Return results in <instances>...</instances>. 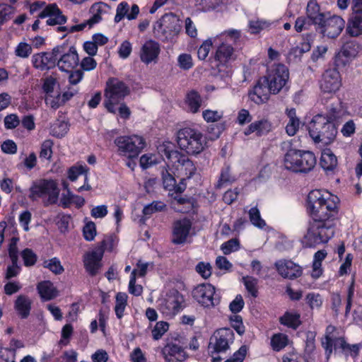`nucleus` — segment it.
Here are the masks:
<instances>
[{
	"label": "nucleus",
	"instance_id": "61",
	"mask_svg": "<svg viewBox=\"0 0 362 362\" xmlns=\"http://www.w3.org/2000/svg\"><path fill=\"white\" fill-rule=\"evenodd\" d=\"M247 350V346H241L239 349L236 351L230 358L226 359L225 362H243L246 357Z\"/></svg>",
	"mask_w": 362,
	"mask_h": 362
},
{
	"label": "nucleus",
	"instance_id": "2",
	"mask_svg": "<svg viewBox=\"0 0 362 362\" xmlns=\"http://www.w3.org/2000/svg\"><path fill=\"white\" fill-rule=\"evenodd\" d=\"M158 149L161 156L175 168L179 175L182 176V178L187 180L195 174L197 168L194 163L187 155L176 150L173 144H163Z\"/></svg>",
	"mask_w": 362,
	"mask_h": 362
},
{
	"label": "nucleus",
	"instance_id": "46",
	"mask_svg": "<svg viewBox=\"0 0 362 362\" xmlns=\"http://www.w3.org/2000/svg\"><path fill=\"white\" fill-rule=\"evenodd\" d=\"M14 4L0 3V25L10 20L15 11Z\"/></svg>",
	"mask_w": 362,
	"mask_h": 362
},
{
	"label": "nucleus",
	"instance_id": "27",
	"mask_svg": "<svg viewBox=\"0 0 362 362\" xmlns=\"http://www.w3.org/2000/svg\"><path fill=\"white\" fill-rule=\"evenodd\" d=\"M103 252L102 251H92L87 253L83 259L84 268L90 276H95L102 267L101 260Z\"/></svg>",
	"mask_w": 362,
	"mask_h": 362
},
{
	"label": "nucleus",
	"instance_id": "6",
	"mask_svg": "<svg viewBox=\"0 0 362 362\" xmlns=\"http://www.w3.org/2000/svg\"><path fill=\"white\" fill-rule=\"evenodd\" d=\"M130 93V88L124 81L115 77L109 78L104 91V106L107 112L115 114V106L122 102Z\"/></svg>",
	"mask_w": 362,
	"mask_h": 362
},
{
	"label": "nucleus",
	"instance_id": "52",
	"mask_svg": "<svg viewBox=\"0 0 362 362\" xmlns=\"http://www.w3.org/2000/svg\"><path fill=\"white\" fill-rule=\"evenodd\" d=\"M21 257L25 267H32L35 265L37 259V255L30 248L23 250L21 252Z\"/></svg>",
	"mask_w": 362,
	"mask_h": 362
},
{
	"label": "nucleus",
	"instance_id": "41",
	"mask_svg": "<svg viewBox=\"0 0 362 362\" xmlns=\"http://www.w3.org/2000/svg\"><path fill=\"white\" fill-rule=\"evenodd\" d=\"M251 223L258 228H264L266 226L265 221L262 218L260 211L257 206L252 207L248 211Z\"/></svg>",
	"mask_w": 362,
	"mask_h": 362
},
{
	"label": "nucleus",
	"instance_id": "54",
	"mask_svg": "<svg viewBox=\"0 0 362 362\" xmlns=\"http://www.w3.org/2000/svg\"><path fill=\"white\" fill-rule=\"evenodd\" d=\"M214 43H215L214 41L213 42L211 38H209L204 40L199 46L197 50V57L200 60L206 59Z\"/></svg>",
	"mask_w": 362,
	"mask_h": 362
},
{
	"label": "nucleus",
	"instance_id": "37",
	"mask_svg": "<svg viewBox=\"0 0 362 362\" xmlns=\"http://www.w3.org/2000/svg\"><path fill=\"white\" fill-rule=\"evenodd\" d=\"M128 296L126 293L119 292L115 296V312L118 319H122L124 315V310L127 305Z\"/></svg>",
	"mask_w": 362,
	"mask_h": 362
},
{
	"label": "nucleus",
	"instance_id": "16",
	"mask_svg": "<svg viewBox=\"0 0 362 362\" xmlns=\"http://www.w3.org/2000/svg\"><path fill=\"white\" fill-rule=\"evenodd\" d=\"M234 341V333L230 328L223 327L216 330L210 338L209 349L212 353L226 352Z\"/></svg>",
	"mask_w": 362,
	"mask_h": 362
},
{
	"label": "nucleus",
	"instance_id": "15",
	"mask_svg": "<svg viewBox=\"0 0 362 362\" xmlns=\"http://www.w3.org/2000/svg\"><path fill=\"white\" fill-rule=\"evenodd\" d=\"M184 303L183 295L176 289H171L160 304V310L167 316H175L183 309Z\"/></svg>",
	"mask_w": 362,
	"mask_h": 362
},
{
	"label": "nucleus",
	"instance_id": "18",
	"mask_svg": "<svg viewBox=\"0 0 362 362\" xmlns=\"http://www.w3.org/2000/svg\"><path fill=\"white\" fill-rule=\"evenodd\" d=\"M323 93L334 94L342 85L341 76L337 67L326 69L319 81Z\"/></svg>",
	"mask_w": 362,
	"mask_h": 362
},
{
	"label": "nucleus",
	"instance_id": "17",
	"mask_svg": "<svg viewBox=\"0 0 362 362\" xmlns=\"http://www.w3.org/2000/svg\"><path fill=\"white\" fill-rule=\"evenodd\" d=\"M63 51L59 53L57 66L62 71L69 72L76 68L79 62L78 54L74 46L69 47L66 44L58 45Z\"/></svg>",
	"mask_w": 362,
	"mask_h": 362
},
{
	"label": "nucleus",
	"instance_id": "56",
	"mask_svg": "<svg viewBox=\"0 0 362 362\" xmlns=\"http://www.w3.org/2000/svg\"><path fill=\"white\" fill-rule=\"evenodd\" d=\"M74 327L71 324H66L62 329L61 339L59 344L61 346H67L70 342V338L73 334Z\"/></svg>",
	"mask_w": 362,
	"mask_h": 362
},
{
	"label": "nucleus",
	"instance_id": "47",
	"mask_svg": "<svg viewBox=\"0 0 362 362\" xmlns=\"http://www.w3.org/2000/svg\"><path fill=\"white\" fill-rule=\"evenodd\" d=\"M305 301L311 310L321 308L323 303L321 295L314 292L308 293L306 295Z\"/></svg>",
	"mask_w": 362,
	"mask_h": 362
},
{
	"label": "nucleus",
	"instance_id": "11",
	"mask_svg": "<svg viewBox=\"0 0 362 362\" xmlns=\"http://www.w3.org/2000/svg\"><path fill=\"white\" fill-rule=\"evenodd\" d=\"M180 19L173 13H165L153 25L155 36L162 40H171L181 30Z\"/></svg>",
	"mask_w": 362,
	"mask_h": 362
},
{
	"label": "nucleus",
	"instance_id": "57",
	"mask_svg": "<svg viewBox=\"0 0 362 362\" xmlns=\"http://www.w3.org/2000/svg\"><path fill=\"white\" fill-rule=\"evenodd\" d=\"M196 272L204 279L209 278L212 274V267L209 262H199L195 267Z\"/></svg>",
	"mask_w": 362,
	"mask_h": 362
},
{
	"label": "nucleus",
	"instance_id": "9",
	"mask_svg": "<svg viewBox=\"0 0 362 362\" xmlns=\"http://www.w3.org/2000/svg\"><path fill=\"white\" fill-rule=\"evenodd\" d=\"M115 144L117 147L118 155L127 157L129 160L137 158L146 146L144 139L136 134L117 136Z\"/></svg>",
	"mask_w": 362,
	"mask_h": 362
},
{
	"label": "nucleus",
	"instance_id": "49",
	"mask_svg": "<svg viewBox=\"0 0 362 362\" xmlns=\"http://www.w3.org/2000/svg\"><path fill=\"white\" fill-rule=\"evenodd\" d=\"M43 267L47 268L49 271L55 274H61L64 269L61 264V262L57 257H53L48 261H45Z\"/></svg>",
	"mask_w": 362,
	"mask_h": 362
},
{
	"label": "nucleus",
	"instance_id": "33",
	"mask_svg": "<svg viewBox=\"0 0 362 362\" xmlns=\"http://www.w3.org/2000/svg\"><path fill=\"white\" fill-rule=\"evenodd\" d=\"M37 290L44 301L52 300L58 296L57 289L50 281H42L38 283Z\"/></svg>",
	"mask_w": 362,
	"mask_h": 362
},
{
	"label": "nucleus",
	"instance_id": "64",
	"mask_svg": "<svg viewBox=\"0 0 362 362\" xmlns=\"http://www.w3.org/2000/svg\"><path fill=\"white\" fill-rule=\"evenodd\" d=\"M32 52L31 46L26 42H20L15 50L16 55L21 58H27Z\"/></svg>",
	"mask_w": 362,
	"mask_h": 362
},
{
	"label": "nucleus",
	"instance_id": "13",
	"mask_svg": "<svg viewBox=\"0 0 362 362\" xmlns=\"http://www.w3.org/2000/svg\"><path fill=\"white\" fill-rule=\"evenodd\" d=\"M193 298L204 308H214L221 301V297L216 292V288L211 284L197 285L192 292Z\"/></svg>",
	"mask_w": 362,
	"mask_h": 362
},
{
	"label": "nucleus",
	"instance_id": "60",
	"mask_svg": "<svg viewBox=\"0 0 362 362\" xmlns=\"http://www.w3.org/2000/svg\"><path fill=\"white\" fill-rule=\"evenodd\" d=\"M178 65L183 70H189L192 68L194 64L192 56L189 54H181L177 58Z\"/></svg>",
	"mask_w": 362,
	"mask_h": 362
},
{
	"label": "nucleus",
	"instance_id": "45",
	"mask_svg": "<svg viewBox=\"0 0 362 362\" xmlns=\"http://www.w3.org/2000/svg\"><path fill=\"white\" fill-rule=\"evenodd\" d=\"M243 281L247 291L250 294V296L255 298H257L259 293L257 279L252 276H246L243 278Z\"/></svg>",
	"mask_w": 362,
	"mask_h": 362
},
{
	"label": "nucleus",
	"instance_id": "25",
	"mask_svg": "<svg viewBox=\"0 0 362 362\" xmlns=\"http://www.w3.org/2000/svg\"><path fill=\"white\" fill-rule=\"evenodd\" d=\"M162 182L165 189L175 194L182 193L187 187L186 178H181L179 183L177 184L176 180L173 174L169 172V169L164 167L161 170Z\"/></svg>",
	"mask_w": 362,
	"mask_h": 362
},
{
	"label": "nucleus",
	"instance_id": "58",
	"mask_svg": "<svg viewBox=\"0 0 362 362\" xmlns=\"http://www.w3.org/2000/svg\"><path fill=\"white\" fill-rule=\"evenodd\" d=\"M226 37H230V39L236 41L240 37V32L238 30L230 29L228 30H225L220 35L216 36L214 38V42L216 44V42L218 41H225L227 40Z\"/></svg>",
	"mask_w": 362,
	"mask_h": 362
},
{
	"label": "nucleus",
	"instance_id": "22",
	"mask_svg": "<svg viewBox=\"0 0 362 362\" xmlns=\"http://www.w3.org/2000/svg\"><path fill=\"white\" fill-rule=\"evenodd\" d=\"M38 18H45L47 25H56L66 23L67 18L64 16L56 4H49L39 13Z\"/></svg>",
	"mask_w": 362,
	"mask_h": 362
},
{
	"label": "nucleus",
	"instance_id": "26",
	"mask_svg": "<svg viewBox=\"0 0 362 362\" xmlns=\"http://www.w3.org/2000/svg\"><path fill=\"white\" fill-rule=\"evenodd\" d=\"M160 52V47L159 43L155 40H149L142 45L139 57L141 61L146 64H149L152 62L156 63Z\"/></svg>",
	"mask_w": 362,
	"mask_h": 362
},
{
	"label": "nucleus",
	"instance_id": "12",
	"mask_svg": "<svg viewBox=\"0 0 362 362\" xmlns=\"http://www.w3.org/2000/svg\"><path fill=\"white\" fill-rule=\"evenodd\" d=\"M262 77L263 81L270 86L273 94L276 95L283 89L288 81L289 70L283 64H274L267 68L265 76Z\"/></svg>",
	"mask_w": 362,
	"mask_h": 362
},
{
	"label": "nucleus",
	"instance_id": "5",
	"mask_svg": "<svg viewBox=\"0 0 362 362\" xmlns=\"http://www.w3.org/2000/svg\"><path fill=\"white\" fill-rule=\"evenodd\" d=\"M219 42L214 56L211 59V73L213 76L224 79L229 76L228 64L235 59V49L227 40Z\"/></svg>",
	"mask_w": 362,
	"mask_h": 362
},
{
	"label": "nucleus",
	"instance_id": "62",
	"mask_svg": "<svg viewBox=\"0 0 362 362\" xmlns=\"http://www.w3.org/2000/svg\"><path fill=\"white\" fill-rule=\"evenodd\" d=\"M84 239L87 241H91L96 235V226L93 221L86 223L83 228Z\"/></svg>",
	"mask_w": 362,
	"mask_h": 362
},
{
	"label": "nucleus",
	"instance_id": "55",
	"mask_svg": "<svg viewBox=\"0 0 362 362\" xmlns=\"http://www.w3.org/2000/svg\"><path fill=\"white\" fill-rule=\"evenodd\" d=\"M314 25L313 20L308 16H300L296 20L294 28L297 33L309 29L310 26Z\"/></svg>",
	"mask_w": 362,
	"mask_h": 362
},
{
	"label": "nucleus",
	"instance_id": "63",
	"mask_svg": "<svg viewBox=\"0 0 362 362\" xmlns=\"http://www.w3.org/2000/svg\"><path fill=\"white\" fill-rule=\"evenodd\" d=\"M310 46L309 43H303L301 47L296 46L292 47L289 51L290 57H293L294 59H300L302 55L310 50Z\"/></svg>",
	"mask_w": 362,
	"mask_h": 362
},
{
	"label": "nucleus",
	"instance_id": "24",
	"mask_svg": "<svg viewBox=\"0 0 362 362\" xmlns=\"http://www.w3.org/2000/svg\"><path fill=\"white\" fill-rule=\"evenodd\" d=\"M191 228L192 222L187 218L175 221L173 226L172 242L176 245L185 243Z\"/></svg>",
	"mask_w": 362,
	"mask_h": 362
},
{
	"label": "nucleus",
	"instance_id": "59",
	"mask_svg": "<svg viewBox=\"0 0 362 362\" xmlns=\"http://www.w3.org/2000/svg\"><path fill=\"white\" fill-rule=\"evenodd\" d=\"M88 170L86 166L83 165H73L70 167L67 170L68 178L71 182H74L77 180L78 177Z\"/></svg>",
	"mask_w": 362,
	"mask_h": 362
},
{
	"label": "nucleus",
	"instance_id": "21",
	"mask_svg": "<svg viewBox=\"0 0 362 362\" xmlns=\"http://www.w3.org/2000/svg\"><path fill=\"white\" fill-rule=\"evenodd\" d=\"M277 272L284 279L294 280L303 274L302 267L292 260L282 259L275 263Z\"/></svg>",
	"mask_w": 362,
	"mask_h": 362
},
{
	"label": "nucleus",
	"instance_id": "28",
	"mask_svg": "<svg viewBox=\"0 0 362 362\" xmlns=\"http://www.w3.org/2000/svg\"><path fill=\"white\" fill-rule=\"evenodd\" d=\"M348 18L346 32L351 37H356L362 35V11L351 9Z\"/></svg>",
	"mask_w": 362,
	"mask_h": 362
},
{
	"label": "nucleus",
	"instance_id": "20",
	"mask_svg": "<svg viewBox=\"0 0 362 362\" xmlns=\"http://www.w3.org/2000/svg\"><path fill=\"white\" fill-rule=\"evenodd\" d=\"M271 94H273V92L270 89V86L263 81L262 77H259L255 85L248 90L249 99L257 105L266 103Z\"/></svg>",
	"mask_w": 362,
	"mask_h": 362
},
{
	"label": "nucleus",
	"instance_id": "39",
	"mask_svg": "<svg viewBox=\"0 0 362 362\" xmlns=\"http://www.w3.org/2000/svg\"><path fill=\"white\" fill-rule=\"evenodd\" d=\"M186 103L192 112H197L202 105L199 93L194 90L189 91L186 95Z\"/></svg>",
	"mask_w": 362,
	"mask_h": 362
},
{
	"label": "nucleus",
	"instance_id": "23",
	"mask_svg": "<svg viewBox=\"0 0 362 362\" xmlns=\"http://www.w3.org/2000/svg\"><path fill=\"white\" fill-rule=\"evenodd\" d=\"M360 49V45L354 41L346 42L342 46L341 52L335 56L334 65L337 67L344 66L351 58L358 54Z\"/></svg>",
	"mask_w": 362,
	"mask_h": 362
},
{
	"label": "nucleus",
	"instance_id": "53",
	"mask_svg": "<svg viewBox=\"0 0 362 362\" xmlns=\"http://www.w3.org/2000/svg\"><path fill=\"white\" fill-rule=\"evenodd\" d=\"M240 249V242L237 238H232L221 246V250L224 255H230L233 252L238 251Z\"/></svg>",
	"mask_w": 362,
	"mask_h": 362
},
{
	"label": "nucleus",
	"instance_id": "34",
	"mask_svg": "<svg viewBox=\"0 0 362 362\" xmlns=\"http://www.w3.org/2000/svg\"><path fill=\"white\" fill-rule=\"evenodd\" d=\"M279 322L281 325L293 330H296L302 324L300 314L298 312L286 311L284 315L279 318Z\"/></svg>",
	"mask_w": 362,
	"mask_h": 362
},
{
	"label": "nucleus",
	"instance_id": "50",
	"mask_svg": "<svg viewBox=\"0 0 362 362\" xmlns=\"http://www.w3.org/2000/svg\"><path fill=\"white\" fill-rule=\"evenodd\" d=\"M169 323L165 321L157 322L151 331L152 337L154 340L160 339L163 334L168 330Z\"/></svg>",
	"mask_w": 362,
	"mask_h": 362
},
{
	"label": "nucleus",
	"instance_id": "42",
	"mask_svg": "<svg viewBox=\"0 0 362 362\" xmlns=\"http://www.w3.org/2000/svg\"><path fill=\"white\" fill-rule=\"evenodd\" d=\"M54 142L51 139L45 140L40 146L39 157L41 160H47L50 161L53 154Z\"/></svg>",
	"mask_w": 362,
	"mask_h": 362
},
{
	"label": "nucleus",
	"instance_id": "38",
	"mask_svg": "<svg viewBox=\"0 0 362 362\" xmlns=\"http://www.w3.org/2000/svg\"><path fill=\"white\" fill-rule=\"evenodd\" d=\"M70 124L64 120L57 119L50 127L51 134L57 138L64 137L69 130Z\"/></svg>",
	"mask_w": 362,
	"mask_h": 362
},
{
	"label": "nucleus",
	"instance_id": "14",
	"mask_svg": "<svg viewBox=\"0 0 362 362\" xmlns=\"http://www.w3.org/2000/svg\"><path fill=\"white\" fill-rule=\"evenodd\" d=\"M315 26L316 30L323 36L334 39L340 35L344 28L345 21L340 16H330L326 14L322 18L321 23H317Z\"/></svg>",
	"mask_w": 362,
	"mask_h": 362
},
{
	"label": "nucleus",
	"instance_id": "8",
	"mask_svg": "<svg viewBox=\"0 0 362 362\" xmlns=\"http://www.w3.org/2000/svg\"><path fill=\"white\" fill-rule=\"evenodd\" d=\"M177 142L182 150L190 155L200 153L206 144L203 134L199 130L189 127H185L178 131Z\"/></svg>",
	"mask_w": 362,
	"mask_h": 362
},
{
	"label": "nucleus",
	"instance_id": "48",
	"mask_svg": "<svg viewBox=\"0 0 362 362\" xmlns=\"http://www.w3.org/2000/svg\"><path fill=\"white\" fill-rule=\"evenodd\" d=\"M136 272L137 269H133L130 274L129 282V292L134 296H139L143 293V287L141 285H136Z\"/></svg>",
	"mask_w": 362,
	"mask_h": 362
},
{
	"label": "nucleus",
	"instance_id": "4",
	"mask_svg": "<svg viewBox=\"0 0 362 362\" xmlns=\"http://www.w3.org/2000/svg\"><path fill=\"white\" fill-rule=\"evenodd\" d=\"M308 132L315 143L329 144L334 140L337 134V127L334 122L327 119L325 115L317 114L310 122Z\"/></svg>",
	"mask_w": 362,
	"mask_h": 362
},
{
	"label": "nucleus",
	"instance_id": "40",
	"mask_svg": "<svg viewBox=\"0 0 362 362\" xmlns=\"http://www.w3.org/2000/svg\"><path fill=\"white\" fill-rule=\"evenodd\" d=\"M288 344V337L283 333H276L271 338V346L274 351H279Z\"/></svg>",
	"mask_w": 362,
	"mask_h": 362
},
{
	"label": "nucleus",
	"instance_id": "43",
	"mask_svg": "<svg viewBox=\"0 0 362 362\" xmlns=\"http://www.w3.org/2000/svg\"><path fill=\"white\" fill-rule=\"evenodd\" d=\"M166 209V204L161 201H153L151 204L146 205L143 209V214L146 217H150L156 212L163 211Z\"/></svg>",
	"mask_w": 362,
	"mask_h": 362
},
{
	"label": "nucleus",
	"instance_id": "29",
	"mask_svg": "<svg viewBox=\"0 0 362 362\" xmlns=\"http://www.w3.org/2000/svg\"><path fill=\"white\" fill-rule=\"evenodd\" d=\"M162 354L166 362H182L186 358V353L182 346L168 344L162 349Z\"/></svg>",
	"mask_w": 362,
	"mask_h": 362
},
{
	"label": "nucleus",
	"instance_id": "1",
	"mask_svg": "<svg viewBox=\"0 0 362 362\" xmlns=\"http://www.w3.org/2000/svg\"><path fill=\"white\" fill-rule=\"evenodd\" d=\"M340 200L327 190H311L305 199V207L310 220L301 243L304 247H315L327 243L334 235Z\"/></svg>",
	"mask_w": 362,
	"mask_h": 362
},
{
	"label": "nucleus",
	"instance_id": "44",
	"mask_svg": "<svg viewBox=\"0 0 362 362\" xmlns=\"http://www.w3.org/2000/svg\"><path fill=\"white\" fill-rule=\"evenodd\" d=\"M235 180V179L230 174V166H225L221 170L220 177L216 185V188L220 189L226 185L231 184Z\"/></svg>",
	"mask_w": 362,
	"mask_h": 362
},
{
	"label": "nucleus",
	"instance_id": "19",
	"mask_svg": "<svg viewBox=\"0 0 362 362\" xmlns=\"http://www.w3.org/2000/svg\"><path fill=\"white\" fill-rule=\"evenodd\" d=\"M56 46L51 52H45L35 54L32 57V63L35 68L41 71L49 70L57 66L59 53L62 51Z\"/></svg>",
	"mask_w": 362,
	"mask_h": 362
},
{
	"label": "nucleus",
	"instance_id": "32",
	"mask_svg": "<svg viewBox=\"0 0 362 362\" xmlns=\"http://www.w3.org/2000/svg\"><path fill=\"white\" fill-rule=\"evenodd\" d=\"M32 302L25 295H20L14 302V309L21 319L28 317L31 310Z\"/></svg>",
	"mask_w": 362,
	"mask_h": 362
},
{
	"label": "nucleus",
	"instance_id": "35",
	"mask_svg": "<svg viewBox=\"0 0 362 362\" xmlns=\"http://www.w3.org/2000/svg\"><path fill=\"white\" fill-rule=\"evenodd\" d=\"M330 100L331 103L327 104L326 107L327 113L325 117L335 123L341 115L342 102L339 98L332 97Z\"/></svg>",
	"mask_w": 362,
	"mask_h": 362
},
{
	"label": "nucleus",
	"instance_id": "3",
	"mask_svg": "<svg viewBox=\"0 0 362 362\" xmlns=\"http://www.w3.org/2000/svg\"><path fill=\"white\" fill-rule=\"evenodd\" d=\"M316 163V156L310 151L290 148L284 155L286 169L295 173H308L314 169Z\"/></svg>",
	"mask_w": 362,
	"mask_h": 362
},
{
	"label": "nucleus",
	"instance_id": "10",
	"mask_svg": "<svg viewBox=\"0 0 362 362\" xmlns=\"http://www.w3.org/2000/svg\"><path fill=\"white\" fill-rule=\"evenodd\" d=\"M322 346L325 349L327 359L329 358L334 351L336 353L339 352L343 354L346 357L351 356L352 358L356 357L359 353L358 344H349L342 337H332L329 334H326L322 340Z\"/></svg>",
	"mask_w": 362,
	"mask_h": 362
},
{
	"label": "nucleus",
	"instance_id": "51",
	"mask_svg": "<svg viewBox=\"0 0 362 362\" xmlns=\"http://www.w3.org/2000/svg\"><path fill=\"white\" fill-rule=\"evenodd\" d=\"M269 23L262 20H250L248 23L249 31L251 34H259L262 30L268 28Z\"/></svg>",
	"mask_w": 362,
	"mask_h": 362
},
{
	"label": "nucleus",
	"instance_id": "31",
	"mask_svg": "<svg viewBox=\"0 0 362 362\" xmlns=\"http://www.w3.org/2000/svg\"><path fill=\"white\" fill-rule=\"evenodd\" d=\"M320 165L327 175L334 174L338 165L337 158L329 148H325L321 153Z\"/></svg>",
	"mask_w": 362,
	"mask_h": 362
},
{
	"label": "nucleus",
	"instance_id": "36",
	"mask_svg": "<svg viewBox=\"0 0 362 362\" xmlns=\"http://www.w3.org/2000/svg\"><path fill=\"white\" fill-rule=\"evenodd\" d=\"M306 15L313 20L314 25L321 23L322 18L326 15L320 12V6L317 0H310L306 8Z\"/></svg>",
	"mask_w": 362,
	"mask_h": 362
},
{
	"label": "nucleus",
	"instance_id": "30",
	"mask_svg": "<svg viewBox=\"0 0 362 362\" xmlns=\"http://www.w3.org/2000/svg\"><path fill=\"white\" fill-rule=\"evenodd\" d=\"M272 130V123L266 119L251 122L244 130V134L249 136L252 133H255L257 137L267 135Z\"/></svg>",
	"mask_w": 362,
	"mask_h": 362
},
{
	"label": "nucleus",
	"instance_id": "7",
	"mask_svg": "<svg viewBox=\"0 0 362 362\" xmlns=\"http://www.w3.org/2000/svg\"><path fill=\"white\" fill-rule=\"evenodd\" d=\"M59 192L55 180L42 178L32 183L29 188L28 198L30 201L35 202L47 195V199L44 202V206H47L57 204Z\"/></svg>",
	"mask_w": 362,
	"mask_h": 362
}]
</instances>
